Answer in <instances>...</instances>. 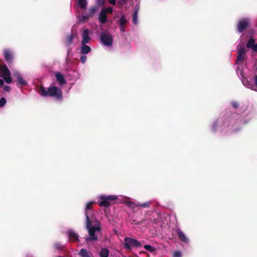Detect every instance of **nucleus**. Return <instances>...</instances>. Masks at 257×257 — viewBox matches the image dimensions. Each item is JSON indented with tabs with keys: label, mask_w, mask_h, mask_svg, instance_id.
<instances>
[{
	"label": "nucleus",
	"mask_w": 257,
	"mask_h": 257,
	"mask_svg": "<svg viewBox=\"0 0 257 257\" xmlns=\"http://www.w3.org/2000/svg\"><path fill=\"white\" fill-rule=\"evenodd\" d=\"M230 104L233 108L243 113L242 115L233 113L229 118L231 122L234 123V125H236L233 128L234 131H239L243 125L250 122L256 115L255 107L251 102L243 103L233 100L230 102Z\"/></svg>",
	"instance_id": "f257e3e1"
},
{
	"label": "nucleus",
	"mask_w": 257,
	"mask_h": 257,
	"mask_svg": "<svg viewBox=\"0 0 257 257\" xmlns=\"http://www.w3.org/2000/svg\"><path fill=\"white\" fill-rule=\"evenodd\" d=\"M94 203V202L87 203L85 207L86 227L89 235V237L85 238L87 242L97 240L100 232L99 223L96 220L91 210V204Z\"/></svg>",
	"instance_id": "f03ea898"
},
{
	"label": "nucleus",
	"mask_w": 257,
	"mask_h": 257,
	"mask_svg": "<svg viewBox=\"0 0 257 257\" xmlns=\"http://www.w3.org/2000/svg\"><path fill=\"white\" fill-rule=\"evenodd\" d=\"M130 198L122 195H100L96 197L97 203L101 207H108L111 205V202L117 201L120 203H125L129 207L134 204L133 202L127 201Z\"/></svg>",
	"instance_id": "7ed1b4c3"
},
{
	"label": "nucleus",
	"mask_w": 257,
	"mask_h": 257,
	"mask_svg": "<svg viewBox=\"0 0 257 257\" xmlns=\"http://www.w3.org/2000/svg\"><path fill=\"white\" fill-rule=\"evenodd\" d=\"M236 125L231 122V119H217L213 121L211 125V131L213 133L222 132L226 133L229 131L236 132L238 131L233 130V128Z\"/></svg>",
	"instance_id": "20e7f679"
},
{
	"label": "nucleus",
	"mask_w": 257,
	"mask_h": 257,
	"mask_svg": "<svg viewBox=\"0 0 257 257\" xmlns=\"http://www.w3.org/2000/svg\"><path fill=\"white\" fill-rule=\"evenodd\" d=\"M38 92L43 97H51L58 100L62 99L63 98L61 89L57 87L55 83L51 84L48 88L40 86L38 89Z\"/></svg>",
	"instance_id": "39448f33"
},
{
	"label": "nucleus",
	"mask_w": 257,
	"mask_h": 257,
	"mask_svg": "<svg viewBox=\"0 0 257 257\" xmlns=\"http://www.w3.org/2000/svg\"><path fill=\"white\" fill-rule=\"evenodd\" d=\"M245 52L246 50L243 46H240L237 51V58L236 59V64L238 65V66L237 67L236 71V73L239 76L240 78L241 71L242 73V74L243 75L242 70L241 69V65L246 58Z\"/></svg>",
	"instance_id": "423d86ee"
},
{
	"label": "nucleus",
	"mask_w": 257,
	"mask_h": 257,
	"mask_svg": "<svg viewBox=\"0 0 257 257\" xmlns=\"http://www.w3.org/2000/svg\"><path fill=\"white\" fill-rule=\"evenodd\" d=\"M240 79L243 85L246 88L257 91V75L254 77V84L247 79L243 75L241 71L240 72Z\"/></svg>",
	"instance_id": "0eeeda50"
},
{
	"label": "nucleus",
	"mask_w": 257,
	"mask_h": 257,
	"mask_svg": "<svg viewBox=\"0 0 257 257\" xmlns=\"http://www.w3.org/2000/svg\"><path fill=\"white\" fill-rule=\"evenodd\" d=\"M101 43L108 47H111L113 43V38L109 33L102 32L100 35Z\"/></svg>",
	"instance_id": "6e6552de"
},
{
	"label": "nucleus",
	"mask_w": 257,
	"mask_h": 257,
	"mask_svg": "<svg viewBox=\"0 0 257 257\" xmlns=\"http://www.w3.org/2000/svg\"><path fill=\"white\" fill-rule=\"evenodd\" d=\"M1 76L3 77L4 80L7 83H11L12 81L11 77V72L8 67L6 65H1L0 66Z\"/></svg>",
	"instance_id": "1a4fd4ad"
},
{
	"label": "nucleus",
	"mask_w": 257,
	"mask_h": 257,
	"mask_svg": "<svg viewBox=\"0 0 257 257\" xmlns=\"http://www.w3.org/2000/svg\"><path fill=\"white\" fill-rule=\"evenodd\" d=\"M124 245L126 249H131L132 247H139L142 244L135 239L126 237L124 239Z\"/></svg>",
	"instance_id": "9d476101"
},
{
	"label": "nucleus",
	"mask_w": 257,
	"mask_h": 257,
	"mask_svg": "<svg viewBox=\"0 0 257 257\" xmlns=\"http://www.w3.org/2000/svg\"><path fill=\"white\" fill-rule=\"evenodd\" d=\"M249 22L248 18H243L239 20L237 24V31L239 33H241L248 26Z\"/></svg>",
	"instance_id": "9b49d317"
},
{
	"label": "nucleus",
	"mask_w": 257,
	"mask_h": 257,
	"mask_svg": "<svg viewBox=\"0 0 257 257\" xmlns=\"http://www.w3.org/2000/svg\"><path fill=\"white\" fill-rule=\"evenodd\" d=\"M14 76L17 78L18 81V86L22 87L28 84L27 81L23 78L22 75L18 71L14 72Z\"/></svg>",
	"instance_id": "f8f14e48"
},
{
	"label": "nucleus",
	"mask_w": 257,
	"mask_h": 257,
	"mask_svg": "<svg viewBox=\"0 0 257 257\" xmlns=\"http://www.w3.org/2000/svg\"><path fill=\"white\" fill-rule=\"evenodd\" d=\"M4 58L7 62H11L14 57V52L10 49H6L4 50Z\"/></svg>",
	"instance_id": "ddd939ff"
},
{
	"label": "nucleus",
	"mask_w": 257,
	"mask_h": 257,
	"mask_svg": "<svg viewBox=\"0 0 257 257\" xmlns=\"http://www.w3.org/2000/svg\"><path fill=\"white\" fill-rule=\"evenodd\" d=\"M89 31L88 29H85L82 32V44H87L90 40Z\"/></svg>",
	"instance_id": "4468645a"
},
{
	"label": "nucleus",
	"mask_w": 257,
	"mask_h": 257,
	"mask_svg": "<svg viewBox=\"0 0 257 257\" xmlns=\"http://www.w3.org/2000/svg\"><path fill=\"white\" fill-rule=\"evenodd\" d=\"M55 76L57 82L59 85L61 86L66 83V80L65 79L64 75L60 72H56L55 73Z\"/></svg>",
	"instance_id": "2eb2a0df"
},
{
	"label": "nucleus",
	"mask_w": 257,
	"mask_h": 257,
	"mask_svg": "<svg viewBox=\"0 0 257 257\" xmlns=\"http://www.w3.org/2000/svg\"><path fill=\"white\" fill-rule=\"evenodd\" d=\"M67 235L70 240H72L73 241H79V235L73 230H69L67 232Z\"/></svg>",
	"instance_id": "dca6fc26"
},
{
	"label": "nucleus",
	"mask_w": 257,
	"mask_h": 257,
	"mask_svg": "<svg viewBox=\"0 0 257 257\" xmlns=\"http://www.w3.org/2000/svg\"><path fill=\"white\" fill-rule=\"evenodd\" d=\"M246 47L251 49L254 52H257V43H255V40L250 38L247 42Z\"/></svg>",
	"instance_id": "f3484780"
},
{
	"label": "nucleus",
	"mask_w": 257,
	"mask_h": 257,
	"mask_svg": "<svg viewBox=\"0 0 257 257\" xmlns=\"http://www.w3.org/2000/svg\"><path fill=\"white\" fill-rule=\"evenodd\" d=\"M78 254L80 257H93L92 253L85 248H81Z\"/></svg>",
	"instance_id": "a211bd4d"
},
{
	"label": "nucleus",
	"mask_w": 257,
	"mask_h": 257,
	"mask_svg": "<svg viewBox=\"0 0 257 257\" xmlns=\"http://www.w3.org/2000/svg\"><path fill=\"white\" fill-rule=\"evenodd\" d=\"M177 234L180 239L186 244H188L189 242V239L186 237L185 234L181 230L177 231Z\"/></svg>",
	"instance_id": "6ab92c4d"
},
{
	"label": "nucleus",
	"mask_w": 257,
	"mask_h": 257,
	"mask_svg": "<svg viewBox=\"0 0 257 257\" xmlns=\"http://www.w3.org/2000/svg\"><path fill=\"white\" fill-rule=\"evenodd\" d=\"M98 20L101 24H104L107 21V15L106 13L104 12V11L101 10L100 11L99 15Z\"/></svg>",
	"instance_id": "aec40b11"
},
{
	"label": "nucleus",
	"mask_w": 257,
	"mask_h": 257,
	"mask_svg": "<svg viewBox=\"0 0 257 257\" xmlns=\"http://www.w3.org/2000/svg\"><path fill=\"white\" fill-rule=\"evenodd\" d=\"M80 53L82 54H87L89 53L91 51V48L89 46L86 44H81V46L80 48Z\"/></svg>",
	"instance_id": "412c9836"
},
{
	"label": "nucleus",
	"mask_w": 257,
	"mask_h": 257,
	"mask_svg": "<svg viewBox=\"0 0 257 257\" xmlns=\"http://www.w3.org/2000/svg\"><path fill=\"white\" fill-rule=\"evenodd\" d=\"M128 23V20L126 19L124 14L121 13L120 19L118 21L119 25H126Z\"/></svg>",
	"instance_id": "4be33fe9"
},
{
	"label": "nucleus",
	"mask_w": 257,
	"mask_h": 257,
	"mask_svg": "<svg viewBox=\"0 0 257 257\" xmlns=\"http://www.w3.org/2000/svg\"><path fill=\"white\" fill-rule=\"evenodd\" d=\"M87 2L86 0H78L77 7L82 10H85L86 8Z\"/></svg>",
	"instance_id": "5701e85b"
},
{
	"label": "nucleus",
	"mask_w": 257,
	"mask_h": 257,
	"mask_svg": "<svg viewBox=\"0 0 257 257\" xmlns=\"http://www.w3.org/2000/svg\"><path fill=\"white\" fill-rule=\"evenodd\" d=\"M139 8L136 7L134 10V14L133 16V21L135 25L138 24V14Z\"/></svg>",
	"instance_id": "b1692460"
},
{
	"label": "nucleus",
	"mask_w": 257,
	"mask_h": 257,
	"mask_svg": "<svg viewBox=\"0 0 257 257\" xmlns=\"http://www.w3.org/2000/svg\"><path fill=\"white\" fill-rule=\"evenodd\" d=\"M133 203H134V204L132 205V207H133L134 205H136L137 207L147 208V207H148L151 204V201H147L145 203H143L138 202L136 204H135L134 202H133Z\"/></svg>",
	"instance_id": "393cba45"
},
{
	"label": "nucleus",
	"mask_w": 257,
	"mask_h": 257,
	"mask_svg": "<svg viewBox=\"0 0 257 257\" xmlns=\"http://www.w3.org/2000/svg\"><path fill=\"white\" fill-rule=\"evenodd\" d=\"M73 35L72 34L67 36L65 44L68 47L70 46L73 43Z\"/></svg>",
	"instance_id": "a878e982"
},
{
	"label": "nucleus",
	"mask_w": 257,
	"mask_h": 257,
	"mask_svg": "<svg viewBox=\"0 0 257 257\" xmlns=\"http://www.w3.org/2000/svg\"><path fill=\"white\" fill-rule=\"evenodd\" d=\"M109 253L108 249L106 248H101L99 253L100 257H108Z\"/></svg>",
	"instance_id": "bb28decb"
},
{
	"label": "nucleus",
	"mask_w": 257,
	"mask_h": 257,
	"mask_svg": "<svg viewBox=\"0 0 257 257\" xmlns=\"http://www.w3.org/2000/svg\"><path fill=\"white\" fill-rule=\"evenodd\" d=\"M144 247L145 249L150 251L151 252H153L156 250V248L150 245H145Z\"/></svg>",
	"instance_id": "cd10ccee"
},
{
	"label": "nucleus",
	"mask_w": 257,
	"mask_h": 257,
	"mask_svg": "<svg viewBox=\"0 0 257 257\" xmlns=\"http://www.w3.org/2000/svg\"><path fill=\"white\" fill-rule=\"evenodd\" d=\"M6 102H7L6 99L4 97H2L0 99V107H4L5 105Z\"/></svg>",
	"instance_id": "c85d7f7f"
},
{
	"label": "nucleus",
	"mask_w": 257,
	"mask_h": 257,
	"mask_svg": "<svg viewBox=\"0 0 257 257\" xmlns=\"http://www.w3.org/2000/svg\"><path fill=\"white\" fill-rule=\"evenodd\" d=\"M102 10L103 11H104V12L106 13H106L112 14V12H113V10H112V8H111V7H108L105 9H102Z\"/></svg>",
	"instance_id": "c756f323"
},
{
	"label": "nucleus",
	"mask_w": 257,
	"mask_h": 257,
	"mask_svg": "<svg viewBox=\"0 0 257 257\" xmlns=\"http://www.w3.org/2000/svg\"><path fill=\"white\" fill-rule=\"evenodd\" d=\"M87 59V56L83 54L80 58V60L82 63H85Z\"/></svg>",
	"instance_id": "7c9ffc66"
},
{
	"label": "nucleus",
	"mask_w": 257,
	"mask_h": 257,
	"mask_svg": "<svg viewBox=\"0 0 257 257\" xmlns=\"http://www.w3.org/2000/svg\"><path fill=\"white\" fill-rule=\"evenodd\" d=\"M173 257H181L182 253L180 251H175L173 253Z\"/></svg>",
	"instance_id": "2f4dec72"
},
{
	"label": "nucleus",
	"mask_w": 257,
	"mask_h": 257,
	"mask_svg": "<svg viewBox=\"0 0 257 257\" xmlns=\"http://www.w3.org/2000/svg\"><path fill=\"white\" fill-rule=\"evenodd\" d=\"M54 247L57 249H60L62 248L63 245L60 243L57 242L55 243Z\"/></svg>",
	"instance_id": "473e14b6"
},
{
	"label": "nucleus",
	"mask_w": 257,
	"mask_h": 257,
	"mask_svg": "<svg viewBox=\"0 0 257 257\" xmlns=\"http://www.w3.org/2000/svg\"><path fill=\"white\" fill-rule=\"evenodd\" d=\"M120 31L121 33H124L125 31V25H119Z\"/></svg>",
	"instance_id": "72a5a7b5"
},
{
	"label": "nucleus",
	"mask_w": 257,
	"mask_h": 257,
	"mask_svg": "<svg viewBox=\"0 0 257 257\" xmlns=\"http://www.w3.org/2000/svg\"><path fill=\"white\" fill-rule=\"evenodd\" d=\"M97 4L99 6H102L104 4L105 0H96Z\"/></svg>",
	"instance_id": "f704fd0d"
},
{
	"label": "nucleus",
	"mask_w": 257,
	"mask_h": 257,
	"mask_svg": "<svg viewBox=\"0 0 257 257\" xmlns=\"http://www.w3.org/2000/svg\"><path fill=\"white\" fill-rule=\"evenodd\" d=\"M4 90L5 91L9 92L11 90V87L8 85H6L4 87Z\"/></svg>",
	"instance_id": "c9c22d12"
},
{
	"label": "nucleus",
	"mask_w": 257,
	"mask_h": 257,
	"mask_svg": "<svg viewBox=\"0 0 257 257\" xmlns=\"http://www.w3.org/2000/svg\"><path fill=\"white\" fill-rule=\"evenodd\" d=\"M115 2L116 0H109V3L112 5H115Z\"/></svg>",
	"instance_id": "e433bc0d"
},
{
	"label": "nucleus",
	"mask_w": 257,
	"mask_h": 257,
	"mask_svg": "<svg viewBox=\"0 0 257 257\" xmlns=\"http://www.w3.org/2000/svg\"><path fill=\"white\" fill-rule=\"evenodd\" d=\"M82 18L83 20H87L89 18V16L88 15H82Z\"/></svg>",
	"instance_id": "4c0bfd02"
},
{
	"label": "nucleus",
	"mask_w": 257,
	"mask_h": 257,
	"mask_svg": "<svg viewBox=\"0 0 257 257\" xmlns=\"http://www.w3.org/2000/svg\"><path fill=\"white\" fill-rule=\"evenodd\" d=\"M96 11V9L95 8H92L89 9V11L90 13H94Z\"/></svg>",
	"instance_id": "58836bf2"
},
{
	"label": "nucleus",
	"mask_w": 257,
	"mask_h": 257,
	"mask_svg": "<svg viewBox=\"0 0 257 257\" xmlns=\"http://www.w3.org/2000/svg\"><path fill=\"white\" fill-rule=\"evenodd\" d=\"M4 84V81L3 79H0V87L3 86Z\"/></svg>",
	"instance_id": "ea45409f"
}]
</instances>
